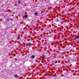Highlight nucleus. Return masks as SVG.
<instances>
[{"instance_id":"obj_9","label":"nucleus","mask_w":79,"mask_h":79,"mask_svg":"<svg viewBox=\"0 0 79 79\" xmlns=\"http://www.w3.org/2000/svg\"><path fill=\"white\" fill-rule=\"evenodd\" d=\"M27 16H28V15H24V17H25V18H27Z\"/></svg>"},{"instance_id":"obj_1","label":"nucleus","mask_w":79,"mask_h":79,"mask_svg":"<svg viewBox=\"0 0 79 79\" xmlns=\"http://www.w3.org/2000/svg\"><path fill=\"white\" fill-rule=\"evenodd\" d=\"M35 57V56L34 55H32L31 56V59H34Z\"/></svg>"},{"instance_id":"obj_4","label":"nucleus","mask_w":79,"mask_h":79,"mask_svg":"<svg viewBox=\"0 0 79 79\" xmlns=\"http://www.w3.org/2000/svg\"><path fill=\"white\" fill-rule=\"evenodd\" d=\"M38 14H39V13H37V12L35 13V16H37V15H38Z\"/></svg>"},{"instance_id":"obj_14","label":"nucleus","mask_w":79,"mask_h":79,"mask_svg":"<svg viewBox=\"0 0 79 79\" xmlns=\"http://www.w3.org/2000/svg\"><path fill=\"white\" fill-rule=\"evenodd\" d=\"M37 60H36V62H37Z\"/></svg>"},{"instance_id":"obj_8","label":"nucleus","mask_w":79,"mask_h":79,"mask_svg":"<svg viewBox=\"0 0 79 79\" xmlns=\"http://www.w3.org/2000/svg\"><path fill=\"white\" fill-rule=\"evenodd\" d=\"M10 18H8L7 19V21H10Z\"/></svg>"},{"instance_id":"obj_3","label":"nucleus","mask_w":79,"mask_h":79,"mask_svg":"<svg viewBox=\"0 0 79 79\" xmlns=\"http://www.w3.org/2000/svg\"><path fill=\"white\" fill-rule=\"evenodd\" d=\"M59 21V20L58 19H54V21H55V22H58Z\"/></svg>"},{"instance_id":"obj_13","label":"nucleus","mask_w":79,"mask_h":79,"mask_svg":"<svg viewBox=\"0 0 79 79\" xmlns=\"http://www.w3.org/2000/svg\"><path fill=\"white\" fill-rule=\"evenodd\" d=\"M18 16L19 17H20V16H21V15H18Z\"/></svg>"},{"instance_id":"obj_5","label":"nucleus","mask_w":79,"mask_h":79,"mask_svg":"<svg viewBox=\"0 0 79 79\" xmlns=\"http://www.w3.org/2000/svg\"><path fill=\"white\" fill-rule=\"evenodd\" d=\"M18 4H21V1H19L18 2Z\"/></svg>"},{"instance_id":"obj_15","label":"nucleus","mask_w":79,"mask_h":79,"mask_svg":"<svg viewBox=\"0 0 79 79\" xmlns=\"http://www.w3.org/2000/svg\"><path fill=\"white\" fill-rule=\"evenodd\" d=\"M5 24V23H4V24Z\"/></svg>"},{"instance_id":"obj_7","label":"nucleus","mask_w":79,"mask_h":79,"mask_svg":"<svg viewBox=\"0 0 79 79\" xmlns=\"http://www.w3.org/2000/svg\"><path fill=\"white\" fill-rule=\"evenodd\" d=\"M76 38H77V39H79V35H77L76 36Z\"/></svg>"},{"instance_id":"obj_12","label":"nucleus","mask_w":79,"mask_h":79,"mask_svg":"<svg viewBox=\"0 0 79 79\" xmlns=\"http://www.w3.org/2000/svg\"><path fill=\"white\" fill-rule=\"evenodd\" d=\"M41 61H42V62H44V60H42Z\"/></svg>"},{"instance_id":"obj_6","label":"nucleus","mask_w":79,"mask_h":79,"mask_svg":"<svg viewBox=\"0 0 79 79\" xmlns=\"http://www.w3.org/2000/svg\"><path fill=\"white\" fill-rule=\"evenodd\" d=\"M14 77H15L16 78H17V77H18V75L17 74H15V75Z\"/></svg>"},{"instance_id":"obj_10","label":"nucleus","mask_w":79,"mask_h":79,"mask_svg":"<svg viewBox=\"0 0 79 79\" xmlns=\"http://www.w3.org/2000/svg\"><path fill=\"white\" fill-rule=\"evenodd\" d=\"M43 60H44V59H45V56H44L43 57Z\"/></svg>"},{"instance_id":"obj_2","label":"nucleus","mask_w":79,"mask_h":79,"mask_svg":"<svg viewBox=\"0 0 79 79\" xmlns=\"http://www.w3.org/2000/svg\"><path fill=\"white\" fill-rule=\"evenodd\" d=\"M32 45H33V44L31 43H29L28 44V46H32Z\"/></svg>"},{"instance_id":"obj_11","label":"nucleus","mask_w":79,"mask_h":79,"mask_svg":"<svg viewBox=\"0 0 79 79\" xmlns=\"http://www.w3.org/2000/svg\"><path fill=\"white\" fill-rule=\"evenodd\" d=\"M17 39H18V40H19V39H20V37H17Z\"/></svg>"}]
</instances>
